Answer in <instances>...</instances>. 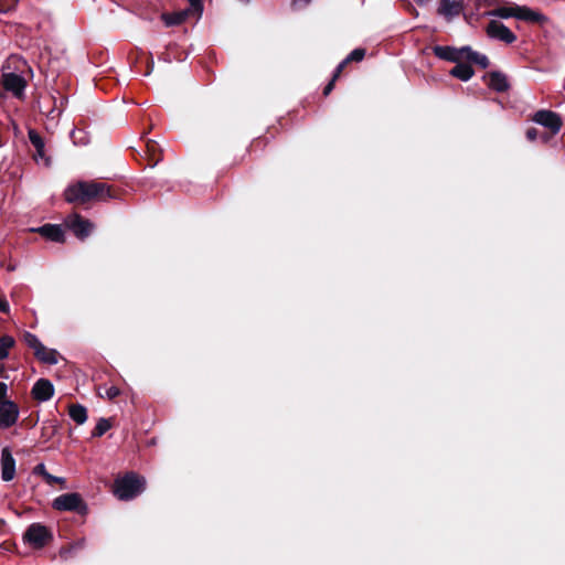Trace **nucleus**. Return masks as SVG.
<instances>
[{"label":"nucleus","mask_w":565,"mask_h":565,"mask_svg":"<svg viewBox=\"0 0 565 565\" xmlns=\"http://www.w3.org/2000/svg\"><path fill=\"white\" fill-rule=\"evenodd\" d=\"M125 191L105 182L77 181L70 184L64 191V199L67 203L86 205L109 200H121Z\"/></svg>","instance_id":"1"},{"label":"nucleus","mask_w":565,"mask_h":565,"mask_svg":"<svg viewBox=\"0 0 565 565\" xmlns=\"http://www.w3.org/2000/svg\"><path fill=\"white\" fill-rule=\"evenodd\" d=\"M489 14L501 19L515 18L520 21L541 28L545 26L550 22V18L540 10L532 9L527 6H519L516 3L498 7L490 11Z\"/></svg>","instance_id":"2"},{"label":"nucleus","mask_w":565,"mask_h":565,"mask_svg":"<svg viewBox=\"0 0 565 565\" xmlns=\"http://www.w3.org/2000/svg\"><path fill=\"white\" fill-rule=\"evenodd\" d=\"M146 479L134 471L117 477L113 484L115 497L122 501H129L143 492Z\"/></svg>","instance_id":"3"},{"label":"nucleus","mask_w":565,"mask_h":565,"mask_svg":"<svg viewBox=\"0 0 565 565\" xmlns=\"http://www.w3.org/2000/svg\"><path fill=\"white\" fill-rule=\"evenodd\" d=\"M56 511H68L85 516L88 513V505L77 492H68L56 497L52 502Z\"/></svg>","instance_id":"4"},{"label":"nucleus","mask_w":565,"mask_h":565,"mask_svg":"<svg viewBox=\"0 0 565 565\" xmlns=\"http://www.w3.org/2000/svg\"><path fill=\"white\" fill-rule=\"evenodd\" d=\"M23 541L34 550H42L53 541V533L42 523H32L23 533Z\"/></svg>","instance_id":"5"},{"label":"nucleus","mask_w":565,"mask_h":565,"mask_svg":"<svg viewBox=\"0 0 565 565\" xmlns=\"http://www.w3.org/2000/svg\"><path fill=\"white\" fill-rule=\"evenodd\" d=\"M532 120L547 128L552 132V135L558 134L563 126V120L561 116L557 113L548 109L537 110L533 115Z\"/></svg>","instance_id":"6"},{"label":"nucleus","mask_w":565,"mask_h":565,"mask_svg":"<svg viewBox=\"0 0 565 565\" xmlns=\"http://www.w3.org/2000/svg\"><path fill=\"white\" fill-rule=\"evenodd\" d=\"M65 224L79 239L88 237L94 228V224L89 220L77 213L70 215L66 218Z\"/></svg>","instance_id":"7"},{"label":"nucleus","mask_w":565,"mask_h":565,"mask_svg":"<svg viewBox=\"0 0 565 565\" xmlns=\"http://www.w3.org/2000/svg\"><path fill=\"white\" fill-rule=\"evenodd\" d=\"M1 83L3 88L12 93L17 98H21L24 95V89L28 85L26 79L15 72L3 73Z\"/></svg>","instance_id":"8"},{"label":"nucleus","mask_w":565,"mask_h":565,"mask_svg":"<svg viewBox=\"0 0 565 565\" xmlns=\"http://www.w3.org/2000/svg\"><path fill=\"white\" fill-rule=\"evenodd\" d=\"M486 31L489 38L502 41L507 44H512L516 41V35L507 25L497 20H491Z\"/></svg>","instance_id":"9"},{"label":"nucleus","mask_w":565,"mask_h":565,"mask_svg":"<svg viewBox=\"0 0 565 565\" xmlns=\"http://www.w3.org/2000/svg\"><path fill=\"white\" fill-rule=\"evenodd\" d=\"M19 417V406L13 401L0 402V428L7 429L13 426Z\"/></svg>","instance_id":"10"},{"label":"nucleus","mask_w":565,"mask_h":565,"mask_svg":"<svg viewBox=\"0 0 565 565\" xmlns=\"http://www.w3.org/2000/svg\"><path fill=\"white\" fill-rule=\"evenodd\" d=\"M466 50H467V46L457 49V47L449 46V45H445V46L435 45L433 47V53L436 57H438L440 60L452 62V63H458V62L465 61Z\"/></svg>","instance_id":"11"},{"label":"nucleus","mask_w":565,"mask_h":565,"mask_svg":"<svg viewBox=\"0 0 565 565\" xmlns=\"http://www.w3.org/2000/svg\"><path fill=\"white\" fill-rule=\"evenodd\" d=\"M53 395L54 386L47 379H39L31 390L32 398L38 402L50 401L53 397Z\"/></svg>","instance_id":"12"},{"label":"nucleus","mask_w":565,"mask_h":565,"mask_svg":"<svg viewBox=\"0 0 565 565\" xmlns=\"http://www.w3.org/2000/svg\"><path fill=\"white\" fill-rule=\"evenodd\" d=\"M1 479L6 482L13 480L15 477V459L13 458L9 447L1 450Z\"/></svg>","instance_id":"13"},{"label":"nucleus","mask_w":565,"mask_h":565,"mask_svg":"<svg viewBox=\"0 0 565 565\" xmlns=\"http://www.w3.org/2000/svg\"><path fill=\"white\" fill-rule=\"evenodd\" d=\"M482 78L487 81L488 87L497 93H505L510 88L507 76L500 71L489 72Z\"/></svg>","instance_id":"14"},{"label":"nucleus","mask_w":565,"mask_h":565,"mask_svg":"<svg viewBox=\"0 0 565 565\" xmlns=\"http://www.w3.org/2000/svg\"><path fill=\"white\" fill-rule=\"evenodd\" d=\"M463 10V4L460 0H440L437 12L445 19L450 21L454 17L459 15Z\"/></svg>","instance_id":"15"},{"label":"nucleus","mask_w":565,"mask_h":565,"mask_svg":"<svg viewBox=\"0 0 565 565\" xmlns=\"http://www.w3.org/2000/svg\"><path fill=\"white\" fill-rule=\"evenodd\" d=\"M34 232L39 233L44 238L56 242V243H64L65 242V235L64 231L61 227V225L57 224H44L43 226H40L36 230H33Z\"/></svg>","instance_id":"16"},{"label":"nucleus","mask_w":565,"mask_h":565,"mask_svg":"<svg viewBox=\"0 0 565 565\" xmlns=\"http://www.w3.org/2000/svg\"><path fill=\"white\" fill-rule=\"evenodd\" d=\"M162 149L159 143L152 139L146 141V159L148 166L153 168L162 160Z\"/></svg>","instance_id":"17"},{"label":"nucleus","mask_w":565,"mask_h":565,"mask_svg":"<svg viewBox=\"0 0 565 565\" xmlns=\"http://www.w3.org/2000/svg\"><path fill=\"white\" fill-rule=\"evenodd\" d=\"M450 75L460 81L467 82L475 75V71L469 62L462 63L461 61L456 63V66L450 70Z\"/></svg>","instance_id":"18"},{"label":"nucleus","mask_w":565,"mask_h":565,"mask_svg":"<svg viewBox=\"0 0 565 565\" xmlns=\"http://www.w3.org/2000/svg\"><path fill=\"white\" fill-rule=\"evenodd\" d=\"M34 356L42 363L54 365L58 363L61 358L55 349H49L43 344V350L35 352Z\"/></svg>","instance_id":"19"},{"label":"nucleus","mask_w":565,"mask_h":565,"mask_svg":"<svg viewBox=\"0 0 565 565\" xmlns=\"http://www.w3.org/2000/svg\"><path fill=\"white\" fill-rule=\"evenodd\" d=\"M465 61L476 64L483 70L488 68L490 65V61L487 55L473 51L470 46H467Z\"/></svg>","instance_id":"20"},{"label":"nucleus","mask_w":565,"mask_h":565,"mask_svg":"<svg viewBox=\"0 0 565 565\" xmlns=\"http://www.w3.org/2000/svg\"><path fill=\"white\" fill-rule=\"evenodd\" d=\"M188 17V10H182L172 13H162L161 19L167 26L180 25L182 24Z\"/></svg>","instance_id":"21"},{"label":"nucleus","mask_w":565,"mask_h":565,"mask_svg":"<svg viewBox=\"0 0 565 565\" xmlns=\"http://www.w3.org/2000/svg\"><path fill=\"white\" fill-rule=\"evenodd\" d=\"M68 415L77 425H82L87 420V409L81 404H71L68 406Z\"/></svg>","instance_id":"22"},{"label":"nucleus","mask_w":565,"mask_h":565,"mask_svg":"<svg viewBox=\"0 0 565 565\" xmlns=\"http://www.w3.org/2000/svg\"><path fill=\"white\" fill-rule=\"evenodd\" d=\"M28 135H29L30 142L32 143V146L36 150L35 159L38 157L44 158V154H45L44 153V147H45V145H44L43 138L34 129H30Z\"/></svg>","instance_id":"23"},{"label":"nucleus","mask_w":565,"mask_h":565,"mask_svg":"<svg viewBox=\"0 0 565 565\" xmlns=\"http://www.w3.org/2000/svg\"><path fill=\"white\" fill-rule=\"evenodd\" d=\"M15 345V340L9 334L0 337V361L6 360L9 356V350Z\"/></svg>","instance_id":"24"},{"label":"nucleus","mask_w":565,"mask_h":565,"mask_svg":"<svg viewBox=\"0 0 565 565\" xmlns=\"http://www.w3.org/2000/svg\"><path fill=\"white\" fill-rule=\"evenodd\" d=\"M22 341L30 348L33 350V353L35 354V352H38L39 350H43V343L39 340V338L29 332V331H25L22 335Z\"/></svg>","instance_id":"25"},{"label":"nucleus","mask_w":565,"mask_h":565,"mask_svg":"<svg viewBox=\"0 0 565 565\" xmlns=\"http://www.w3.org/2000/svg\"><path fill=\"white\" fill-rule=\"evenodd\" d=\"M84 546V540H78L74 543L67 544L60 550V556L64 559H67L72 556L73 551L82 550Z\"/></svg>","instance_id":"26"},{"label":"nucleus","mask_w":565,"mask_h":565,"mask_svg":"<svg viewBox=\"0 0 565 565\" xmlns=\"http://www.w3.org/2000/svg\"><path fill=\"white\" fill-rule=\"evenodd\" d=\"M111 428V423L107 418H99L95 428L92 431V437H102Z\"/></svg>","instance_id":"27"},{"label":"nucleus","mask_w":565,"mask_h":565,"mask_svg":"<svg viewBox=\"0 0 565 565\" xmlns=\"http://www.w3.org/2000/svg\"><path fill=\"white\" fill-rule=\"evenodd\" d=\"M57 431V425L55 420H47L42 426L41 437L45 440L51 439Z\"/></svg>","instance_id":"28"},{"label":"nucleus","mask_w":565,"mask_h":565,"mask_svg":"<svg viewBox=\"0 0 565 565\" xmlns=\"http://www.w3.org/2000/svg\"><path fill=\"white\" fill-rule=\"evenodd\" d=\"M366 54V50L363 47L354 49L345 58L350 64L351 62H361Z\"/></svg>","instance_id":"29"},{"label":"nucleus","mask_w":565,"mask_h":565,"mask_svg":"<svg viewBox=\"0 0 565 565\" xmlns=\"http://www.w3.org/2000/svg\"><path fill=\"white\" fill-rule=\"evenodd\" d=\"M18 0H0V13H8L11 10H14L17 7Z\"/></svg>","instance_id":"30"},{"label":"nucleus","mask_w":565,"mask_h":565,"mask_svg":"<svg viewBox=\"0 0 565 565\" xmlns=\"http://www.w3.org/2000/svg\"><path fill=\"white\" fill-rule=\"evenodd\" d=\"M190 9L189 11H192L193 13L201 14L203 11V2L202 0H189Z\"/></svg>","instance_id":"31"},{"label":"nucleus","mask_w":565,"mask_h":565,"mask_svg":"<svg viewBox=\"0 0 565 565\" xmlns=\"http://www.w3.org/2000/svg\"><path fill=\"white\" fill-rule=\"evenodd\" d=\"M43 480L50 484V486H53V484H56V483H60V484H64L65 480L61 477H55L51 473H47Z\"/></svg>","instance_id":"32"},{"label":"nucleus","mask_w":565,"mask_h":565,"mask_svg":"<svg viewBox=\"0 0 565 565\" xmlns=\"http://www.w3.org/2000/svg\"><path fill=\"white\" fill-rule=\"evenodd\" d=\"M11 61H14L19 64L14 67L17 71L23 73L24 68H28V71L31 72V67L28 65V63L24 60L12 57Z\"/></svg>","instance_id":"33"},{"label":"nucleus","mask_w":565,"mask_h":565,"mask_svg":"<svg viewBox=\"0 0 565 565\" xmlns=\"http://www.w3.org/2000/svg\"><path fill=\"white\" fill-rule=\"evenodd\" d=\"M349 63L347 62V58H344L338 66L337 68L334 70V73H333V81H338V78L341 76L343 70L347 67Z\"/></svg>","instance_id":"34"},{"label":"nucleus","mask_w":565,"mask_h":565,"mask_svg":"<svg viewBox=\"0 0 565 565\" xmlns=\"http://www.w3.org/2000/svg\"><path fill=\"white\" fill-rule=\"evenodd\" d=\"M120 395V390L117 386H110L106 390V396L108 399L114 401Z\"/></svg>","instance_id":"35"},{"label":"nucleus","mask_w":565,"mask_h":565,"mask_svg":"<svg viewBox=\"0 0 565 565\" xmlns=\"http://www.w3.org/2000/svg\"><path fill=\"white\" fill-rule=\"evenodd\" d=\"M47 470H46V467L44 463H38L34 468H33V475L35 476H40L42 478H44L46 475H47Z\"/></svg>","instance_id":"36"},{"label":"nucleus","mask_w":565,"mask_h":565,"mask_svg":"<svg viewBox=\"0 0 565 565\" xmlns=\"http://www.w3.org/2000/svg\"><path fill=\"white\" fill-rule=\"evenodd\" d=\"M525 136L529 141H535L539 137V130L534 127H531L526 130Z\"/></svg>","instance_id":"37"},{"label":"nucleus","mask_w":565,"mask_h":565,"mask_svg":"<svg viewBox=\"0 0 565 565\" xmlns=\"http://www.w3.org/2000/svg\"><path fill=\"white\" fill-rule=\"evenodd\" d=\"M335 82L337 81H333V76H332L330 82L323 88V96H328L333 90Z\"/></svg>","instance_id":"38"},{"label":"nucleus","mask_w":565,"mask_h":565,"mask_svg":"<svg viewBox=\"0 0 565 565\" xmlns=\"http://www.w3.org/2000/svg\"><path fill=\"white\" fill-rule=\"evenodd\" d=\"M7 392H8L7 384L3 383V382H0V402L8 401L7 399Z\"/></svg>","instance_id":"39"},{"label":"nucleus","mask_w":565,"mask_h":565,"mask_svg":"<svg viewBox=\"0 0 565 565\" xmlns=\"http://www.w3.org/2000/svg\"><path fill=\"white\" fill-rule=\"evenodd\" d=\"M152 70H153V60L150 55L149 57H147V67H146V72L143 73V75L145 76L150 75Z\"/></svg>","instance_id":"40"},{"label":"nucleus","mask_w":565,"mask_h":565,"mask_svg":"<svg viewBox=\"0 0 565 565\" xmlns=\"http://www.w3.org/2000/svg\"><path fill=\"white\" fill-rule=\"evenodd\" d=\"M9 303L4 298H0V312L8 313L9 312Z\"/></svg>","instance_id":"41"},{"label":"nucleus","mask_w":565,"mask_h":565,"mask_svg":"<svg viewBox=\"0 0 565 565\" xmlns=\"http://www.w3.org/2000/svg\"><path fill=\"white\" fill-rule=\"evenodd\" d=\"M1 547L6 551H9V552H12L13 548L17 547L15 543L14 542H11V541H4L2 544H1Z\"/></svg>","instance_id":"42"},{"label":"nucleus","mask_w":565,"mask_h":565,"mask_svg":"<svg viewBox=\"0 0 565 565\" xmlns=\"http://www.w3.org/2000/svg\"><path fill=\"white\" fill-rule=\"evenodd\" d=\"M553 136H554V135H552V132L550 131V132H543V134H541V135H540V138H541V140H542V142H543V143H547V142L551 140V138H552Z\"/></svg>","instance_id":"43"},{"label":"nucleus","mask_w":565,"mask_h":565,"mask_svg":"<svg viewBox=\"0 0 565 565\" xmlns=\"http://www.w3.org/2000/svg\"><path fill=\"white\" fill-rule=\"evenodd\" d=\"M38 423V418L33 419L31 416L26 419H24V424L26 427H34Z\"/></svg>","instance_id":"44"},{"label":"nucleus","mask_w":565,"mask_h":565,"mask_svg":"<svg viewBox=\"0 0 565 565\" xmlns=\"http://www.w3.org/2000/svg\"><path fill=\"white\" fill-rule=\"evenodd\" d=\"M418 6H425L427 4L428 2H430L431 0H414Z\"/></svg>","instance_id":"45"},{"label":"nucleus","mask_w":565,"mask_h":565,"mask_svg":"<svg viewBox=\"0 0 565 565\" xmlns=\"http://www.w3.org/2000/svg\"><path fill=\"white\" fill-rule=\"evenodd\" d=\"M72 138L75 139V131L72 132ZM74 142L76 143V140Z\"/></svg>","instance_id":"46"},{"label":"nucleus","mask_w":565,"mask_h":565,"mask_svg":"<svg viewBox=\"0 0 565 565\" xmlns=\"http://www.w3.org/2000/svg\"><path fill=\"white\" fill-rule=\"evenodd\" d=\"M4 367L3 365H0V372H3Z\"/></svg>","instance_id":"47"},{"label":"nucleus","mask_w":565,"mask_h":565,"mask_svg":"<svg viewBox=\"0 0 565 565\" xmlns=\"http://www.w3.org/2000/svg\"><path fill=\"white\" fill-rule=\"evenodd\" d=\"M305 2H309L310 0H303Z\"/></svg>","instance_id":"48"},{"label":"nucleus","mask_w":565,"mask_h":565,"mask_svg":"<svg viewBox=\"0 0 565 565\" xmlns=\"http://www.w3.org/2000/svg\"><path fill=\"white\" fill-rule=\"evenodd\" d=\"M0 376H2V372H0Z\"/></svg>","instance_id":"49"}]
</instances>
